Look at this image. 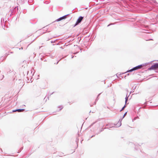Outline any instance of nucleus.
Here are the masks:
<instances>
[{"label":"nucleus","instance_id":"f257e3e1","mask_svg":"<svg viewBox=\"0 0 158 158\" xmlns=\"http://www.w3.org/2000/svg\"><path fill=\"white\" fill-rule=\"evenodd\" d=\"M158 69V63H156L152 66L149 69V70H156Z\"/></svg>","mask_w":158,"mask_h":158},{"label":"nucleus","instance_id":"f03ea898","mask_svg":"<svg viewBox=\"0 0 158 158\" xmlns=\"http://www.w3.org/2000/svg\"><path fill=\"white\" fill-rule=\"evenodd\" d=\"M142 65H138L135 67H134V68H133V69H131L130 70L127 71V72H131L132 71H133L134 70H136V69H141V68H142Z\"/></svg>","mask_w":158,"mask_h":158},{"label":"nucleus","instance_id":"7ed1b4c3","mask_svg":"<svg viewBox=\"0 0 158 158\" xmlns=\"http://www.w3.org/2000/svg\"><path fill=\"white\" fill-rule=\"evenodd\" d=\"M83 17L81 16V17H79V18L77 20L75 25V26H76L78 24L80 23L81 22L82 20L83 19Z\"/></svg>","mask_w":158,"mask_h":158},{"label":"nucleus","instance_id":"20e7f679","mask_svg":"<svg viewBox=\"0 0 158 158\" xmlns=\"http://www.w3.org/2000/svg\"><path fill=\"white\" fill-rule=\"evenodd\" d=\"M69 153L71 154L73 153L75 151V148H70L69 150Z\"/></svg>","mask_w":158,"mask_h":158},{"label":"nucleus","instance_id":"39448f33","mask_svg":"<svg viewBox=\"0 0 158 158\" xmlns=\"http://www.w3.org/2000/svg\"><path fill=\"white\" fill-rule=\"evenodd\" d=\"M68 15H64L61 17L60 18L57 19L56 20V21H60L61 20H62V19H66L67 18V16Z\"/></svg>","mask_w":158,"mask_h":158},{"label":"nucleus","instance_id":"423d86ee","mask_svg":"<svg viewBox=\"0 0 158 158\" xmlns=\"http://www.w3.org/2000/svg\"><path fill=\"white\" fill-rule=\"evenodd\" d=\"M24 111V109H17L15 110H13L12 111V112H15L16 111H18V112H22L23 111Z\"/></svg>","mask_w":158,"mask_h":158},{"label":"nucleus","instance_id":"0eeeda50","mask_svg":"<svg viewBox=\"0 0 158 158\" xmlns=\"http://www.w3.org/2000/svg\"><path fill=\"white\" fill-rule=\"evenodd\" d=\"M59 156H60L61 157L65 155L64 154V153H62V152H60L59 153Z\"/></svg>","mask_w":158,"mask_h":158},{"label":"nucleus","instance_id":"6e6552de","mask_svg":"<svg viewBox=\"0 0 158 158\" xmlns=\"http://www.w3.org/2000/svg\"><path fill=\"white\" fill-rule=\"evenodd\" d=\"M128 100V97H127L125 98V103L126 104Z\"/></svg>","mask_w":158,"mask_h":158},{"label":"nucleus","instance_id":"1a4fd4ad","mask_svg":"<svg viewBox=\"0 0 158 158\" xmlns=\"http://www.w3.org/2000/svg\"><path fill=\"white\" fill-rule=\"evenodd\" d=\"M125 107V105L123 108H122V109L121 110H120V111H121L123 110H124V109Z\"/></svg>","mask_w":158,"mask_h":158},{"label":"nucleus","instance_id":"9d476101","mask_svg":"<svg viewBox=\"0 0 158 158\" xmlns=\"http://www.w3.org/2000/svg\"><path fill=\"white\" fill-rule=\"evenodd\" d=\"M126 113H126L125 114H124V115H125L126 114Z\"/></svg>","mask_w":158,"mask_h":158}]
</instances>
